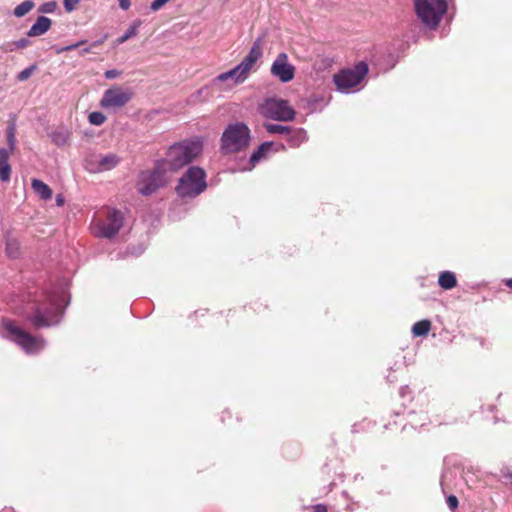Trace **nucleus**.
Instances as JSON below:
<instances>
[{
    "instance_id": "obj_5",
    "label": "nucleus",
    "mask_w": 512,
    "mask_h": 512,
    "mask_svg": "<svg viewBox=\"0 0 512 512\" xmlns=\"http://www.w3.org/2000/svg\"><path fill=\"white\" fill-rule=\"evenodd\" d=\"M368 65L360 61L353 68L343 69L333 76L334 84L339 92L344 94L360 90V85L368 73Z\"/></svg>"
},
{
    "instance_id": "obj_31",
    "label": "nucleus",
    "mask_w": 512,
    "mask_h": 512,
    "mask_svg": "<svg viewBox=\"0 0 512 512\" xmlns=\"http://www.w3.org/2000/svg\"><path fill=\"white\" fill-rule=\"evenodd\" d=\"M30 45V41L27 38H21L11 44V47L8 49L9 51H13L14 49H23Z\"/></svg>"
},
{
    "instance_id": "obj_18",
    "label": "nucleus",
    "mask_w": 512,
    "mask_h": 512,
    "mask_svg": "<svg viewBox=\"0 0 512 512\" xmlns=\"http://www.w3.org/2000/svg\"><path fill=\"white\" fill-rule=\"evenodd\" d=\"M308 140L306 131L303 128L292 129L288 133L287 141L290 147H299L302 143Z\"/></svg>"
},
{
    "instance_id": "obj_35",
    "label": "nucleus",
    "mask_w": 512,
    "mask_h": 512,
    "mask_svg": "<svg viewBox=\"0 0 512 512\" xmlns=\"http://www.w3.org/2000/svg\"><path fill=\"white\" fill-rule=\"evenodd\" d=\"M8 145H9V147L7 149L10 150L11 154H12L15 149V137H14L13 129H11L8 132Z\"/></svg>"
},
{
    "instance_id": "obj_21",
    "label": "nucleus",
    "mask_w": 512,
    "mask_h": 512,
    "mask_svg": "<svg viewBox=\"0 0 512 512\" xmlns=\"http://www.w3.org/2000/svg\"><path fill=\"white\" fill-rule=\"evenodd\" d=\"M119 161H120V158L114 153H109L107 155L101 156L98 161L99 169L101 171L111 170L117 166Z\"/></svg>"
},
{
    "instance_id": "obj_28",
    "label": "nucleus",
    "mask_w": 512,
    "mask_h": 512,
    "mask_svg": "<svg viewBox=\"0 0 512 512\" xmlns=\"http://www.w3.org/2000/svg\"><path fill=\"white\" fill-rule=\"evenodd\" d=\"M88 119L92 125L100 126L106 121V116L101 112H92Z\"/></svg>"
},
{
    "instance_id": "obj_4",
    "label": "nucleus",
    "mask_w": 512,
    "mask_h": 512,
    "mask_svg": "<svg viewBox=\"0 0 512 512\" xmlns=\"http://www.w3.org/2000/svg\"><path fill=\"white\" fill-rule=\"evenodd\" d=\"M207 188L206 173L198 166H191L179 179L177 194L182 198H194Z\"/></svg>"
},
{
    "instance_id": "obj_8",
    "label": "nucleus",
    "mask_w": 512,
    "mask_h": 512,
    "mask_svg": "<svg viewBox=\"0 0 512 512\" xmlns=\"http://www.w3.org/2000/svg\"><path fill=\"white\" fill-rule=\"evenodd\" d=\"M261 116L280 122L294 120L296 111L287 100L280 98H267L258 107Z\"/></svg>"
},
{
    "instance_id": "obj_12",
    "label": "nucleus",
    "mask_w": 512,
    "mask_h": 512,
    "mask_svg": "<svg viewBox=\"0 0 512 512\" xmlns=\"http://www.w3.org/2000/svg\"><path fill=\"white\" fill-rule=\"evenodd\" d=\"M262 38H257L252 47L250 48L248 54L244 57V59L237 65L239 71L242 75L247 79L252 71L256 70V64L258 60L262 57L263 47H262Z\"/></svg>"
},
{
    "instance_id": "obj_26",
    "label": "nucleus",
    "mask_w": 512,
    "mask_h": 512,
    "mask_svg": "<svg viewBox=\"0 0 512 512\" xmlns=\"http://www.w3.org/2000/svg\"><path fill=\"white\" fill-rule=\"evenodd\" d=\"M141 25V22L140 21H136L134 22L128 29L127 31L117 39V43L118 44H123L124 42H126L127 40H129L130 38L134 37L136 34H137V31H138V27Z\"/></svg>"
},
{
    "instance_id": "obj_37",
    "label": "nucleus",
    "mask_w": 512,
    "mask_h": 512,
    "mask_svg": "<svg viewBox=\"0 0 512 512\" xmlns=\"http://www.w3.org/2000/svg\"><path fill=\"white\" fill-rule=\"evenodd\" d=\"M85 43V41H80L78 43H75V44H71V45H68V46H65L61 49H59L57 52L58 53H61V52H65V51H71V50H74L78 47H80L81 45H83Z\"/></svg>"
},
{
    "instance_id": "obj_15",
    "label": "nucleus",
    "mask_w": 512,
    "mask_h": 512,
    "mask_svg": "<svg viewBox=\"0 0 512 512\" xmlns=\"http://www.w3.org/2000/svg\"><path fill=\"white\" fill-rule=\"evenodd\" d=\"M52 21L46 16H39L27 32L29 37H36L45 34L51 27Z\"/></svg>"
},
{
    "instance_id": "obj_29",
    "label": "nucleus",
    "mask_w": 512,
    "mask_h": 512,
    "mask_svg": "<svg viewBox=\"0 0 512 512\" xmlns=\"http://www.w3.org/2000/svg\"><path fill=\"white\" fill-rule=\"evenodd\" d=\"M35 69H36L35 65L25 68L24 70H22L21 72L18 73L17 79L21 82L26 81L28 78H30V76L32 75V73L34 72Z\"/></svg>"
},
{
    "instance_id": "obj_9",
    "label": "nucleus",
    "mask_w": 512,
    "mask_h": 512,
    "mask_svg": "<svg viewBox=\"0 0 512 512\" xmlns=\"http://www.w3.org/2000/svg\"><path fill=\"white\" fill-rule=\"evenodd\" d=\"M415 9L419 19L429 28L438 26L447 11L446 0H415Z\"/></svg>"
},
{
    "instance_id": "obj_33",
    "label": "nucleus",
    "mask_w": 512,
    "mask_h": 512,
    "mask_svg": "<svg viewBox=\"0 0 512 512\" xmlns=\"http://www.w3.org/2000/svg\"><path fill=\"white\" fill-rule=\"evenodd\" d=\"M170 0H154L151 5H150V9L153 11V12H156L158 10H160L165 4H167Z\"/></svg>"
},
{
    "instance_id": "obj_22",
    "label": "nucleus",
    "mask_w": 512,
    "mask_h": 512,
    "mask_svg": "<svg viewBox=\"0 0 512 512\" xmlns=\"http://www.w3.org/2000/svg\"><path fill=\"white\" fill-rule=\"evenodd\" d=\"M32 188L33 190L44 200L50 199L52 197V190L50 187L45 184L43 181L39 179L32 180Z\"/></svg>"
},
{
    "instance_id": "obj_30",
    "label": "nucleus",
    "mask_w": 512,
    "mask_h": 512,
    "mask_svg": "<svg viewBox=\"0 0 512 512\" xmlns=\"http://www.w3.org/2000/svg\"><path fill=\"white\" fill-rule=\"evenodd\" d=\"M56 8H57V3L55 1H48V2L43 3L39 7V11L42 13H53V12H55Z\"/></svg>"
},
{
    "instance_id": "obj_41",
    "label": "nucleus",
    "mask_w": 512,
    "mask_h": 512,
    "mask_svg": "<svg viewBox=\"0 0 512 512\" xmlns=\"http://www.w3.org/2000/svg\"><path fill=\"white\" fill-rule=\"evenodd\" d=\"M119 1V6L121 9L123 10H128L130 5H131V2L130 0H118Z\"/></svg>"
},
{
    "instance_id": "obj_6",
    "label": "nucleus",
    "mask_w": 512,
    "mask_h": 512,
    "mask_svg": "<svg viewBox=\"0 0 512 512\" xmlns=\"http://www.w3.org/2000/svg\"><path fill=\"white\" fill-rule=\"evenodd\" d=\"M3 326L7 332L6 337L15 342L26 354H37L46 346L44 338L31 335L10 320H5Z\"/></svg>"
},
{
    "instance_id": "obj_39",
    "label": "nucleus",
    "mask_w": 512,
    "mask_h": 512,
    "mask_svg": "<svg viewBox=\"0 0 512 512\" xmlns=\"http://www.w3.org/2000/svg\"><path fill=\"white\" fill-rule=\"evenodd\" d=\"M411 415H412V418L410 419V424L413 428L424 426L423 422L416 420V415H414L413 413H411Z\"/></svg>"
},
{
    "instance_id": "obj_11",
    "label": "nucleus",
    "mask_w": 512,
    "mask_h": 512,
    "mask_svg": "<svg viewBox=\"0 0 512 512\" xmlns=\"http://www.w3.org/2000/svg\"><path fill=\"white\" fill-rule=\"evenodd\" d=\"M133 93L130 89L121 86H112L107 89L100 101V106L104 109H116L124 107L132 99Z\"/></svg>"
},
{
    "instance_id": "obj_1",
    "label": "nucleus",
    "mask_w": 512,
    "mask_h": 512,
    "mask_svg": "<svg viewBox=\"0 0 512 512\" xmlns=\"http://www.w3.org/2000/svg\"><path fill=\"white\" fill-rule=\"evenodd\" d=\"M66 301L65 290L63 287L47 293L46 302L37 305L32 313L27 315L26 319L36 329L47 328L60 323Z\"/></svg>"
},
{
    "instance_id": "obj_43",
    "label": "nucleus",
    "mask_w": 512,
    "mask_h": 512,
    "mask_svg": "<svg viewBox=\"0 0 512 512\" xmlns=\"http://www.w3.org/2000/svg\"><path fill=\"white\" fill-rule=\"evenodd\" d=\"M504 282H505V285H506L507 287H509L510 289H512V277H511V278L506 279Z\"/></svg>"
},
{
    "instance_id": "obj_24",
    "label": "nucleus",
    "mask_w": 512,
    "mask_h": 512,
    "mask_svg": "<svg viewBox=\"0 0 512 512\" xmlns=\"http://www.w3.org/2000/svg\"><path fill=\"white\" fill-rule=\"evenodd\" d=\"M263 127L269 134L288 135V133L291 131L290 126L280 124L264 123Z\"/></svg>"
},
{
    "instance_id": "obj_3",
    "label": "nucleus",
    "mask_w": 512,
    "mask_h": 512,
    "mask_svg": "<svg viewBox=\"0 0 512 512\" xmlns=\"http://www.w3.org/2000/svg\"><path fill=\"white\" fill-rule=\"evenodd\" d=\"M250 141V130L241 122L229 124L222 133L220 149L224 154L236 153L246 148Z\"/></svg>"
},
{
    "instance_id": "obj_14",
    "label": "nucleus",
    "mask_w": 512,
    "mask_h": 512,
    "mask_svg": "<svg viewBox=\"0 0 512 512\" xmlns=\"http://www.w3.org/2000/svg\"><path fill=\"white\" fill-rule=\"evenodd\" d=\"M281 150H285L283 144H276L270 141L262 143L258 149L251 154L249 158L250 167L248 169H252L261 159L266 158L271 152Z\"/></svg>"
},
{
    "instance_id": "obj_38",
    "label": "nucleus",
    "mask_w": 512,
    "mask_h": 512,
    "mask_svg": "<svg viewBox=\"0 0 512 512\" xmlns=\"http://www.w3.org/2000/svg\"><path fill=\"white\" fill-rule=\"evenodd\" d=\"M120 74H121L120 71H118L116 69H111V70H107L104 75L107 79L112 80V79L117 78Z\"/></svg>"
},
{
    "instance_id": "obj_13",
    "label": "nucleus",
    "mask_w": 512,
    "mask_h": 512,
    "mask_svg": "<svg viewBox=\"0 0 512 512\" xmlns=\"http://www.w3.org/2000/svg\"><path fill=\"white\" fill-rule=\"evenodd\" d=\"M271 74L280 81L287 83L294 78L295 68L288 62L286 53H280L271 66Z\"/></svg>"
},
{
    "instance_id": "obj_23",
    "label": "nucleus",
    "mask_w": 512,
    "mask_h": 512,
    "mask_svg": "<svg viewBox=\"0 0 512 512\" xmlns=\"http://www.w3.org/2000/svg\"><path fill=\"white\" fill-rule=\"evenodd\" d=\"M430 328L431 322L429 320H421L412 326V334L414 336H425L430 331Z\"/></svg>"
},
{
    "instance_id": "obj_2",
    "label": "nucleus",
    "mask_w": 512,
    "mask_h": 512,
    "mask_svg": "<svg viewBox=\"0 0 512 512\" xmlns=\"http://www.w3.org/2000/svg\"><path fill=\"white\" fill-rule=\"evenodd\" d=\"M203 151L200 139L184 140L169 147L165 164L173 170H179L193 162Z\"/></svg>"
},
{
    "instance_id": "obj_20",
    "label": "nucleus",
    "mask_w": 512,
    "mask_h": 512,
    "mask_svg": "<svg viewBox=\"0 0 512 512\" xmlns=\"http://www.w3.org/2000/svg\"><path fill=\"white\" fill-rule=\"evenodd\" d=\"M51 140L57 146H64L70 140V132L64 127L57 128L50 134Z\"/></svg>"
},
{
    "instance_id": "obj_17",
    "label": "nucleus",
    "mask_w": 512,
    "mask_h": 512,
    "mask_svg": "<svg viewBox=\"0 0 512 512\" xmlns=\"http://www.w3.org/2000/svg\"><path fill=\"white\" fill-rule=\"evenodd\" d=\"M228 80H231L233 84H241L246 80V78L241 74L239 68L235 66L233 69L219 74L214 79V84L226 82Z\"/></svg>"
},
{
    "instance_id": "obj_42",
    "label": "nucleus",
    "mask_w": 512,
    "mask_h": 512,
    "mask_svg": "<svg viewBox=\"0 0 512 512\" xmlns=\"http://www.w3.org/2000/svg\"><path fill=\"white\" fill-rule=\"evenodd\" d=\"M411 394V391H410V388L408 386H404V387H401L400 389V396L402 398L406 397L407 395H410Z\"/></svg>"
},
{
    "instance_id": "obj_44",
    "label": "nucleus",
    "mask_w": 512,
    "mask_h": 512,
    "mask_svg": "<svg viewBox=\"0 0 512 512\" xmlns=\"http://www.w3.org/2000/svg\"><path fill=\"white\" fill-rule=\"evenodd\" d=\"M56 202H57V205L61 206V205H63L64 200L60 195H58L56 198Z\"/></svg>"
},
{
    "instance_id": "obj_36",
    "label": "nucleus",
    "mask_w": 512,
    "mask_h": 512,
    "mask_svg": "<svg viewBox=\"0 0 512 512\" xmlns=\"http://www.w3.org/2000/svg\"><path fill=\"white\" fill-rule=\"evenodd\" d=\"M103 42H104V39H101V40H98V41L93 42L89 47H85V48H83V49L80 51V55H85L86 53L91 52V49H92L93 47H97V46H99V45L103 44Z\"/></svg>"
},
{
    "instance_id": "obj_10",
    "label": "nucleus",
    "mask_w": 512,
    "mask_h": 512,
    "mask_svg": "<svg viewBox=\"0 0 512 512\" xmlns=\"http://www.w3.org/2000/svg\"><path fill=\"white\" fill-rule=\"evenodd\" d=\"M168 179L164 169L157 165L152 171H142L137 182V190L144 196L155 193L160 187L166 185Z\"/></svg>"
},
{
    "instance_id": "obj_27",
    "label": "nucleus",
    "mask_w": 512,
    "mask_h": 512,
    "mask_svg": "<svg viewBox=\"0 0 512 512\" xmlns=\"http://www.w3.org/2000/svg\"><path fill=\"white\" fill-rule=\"evenodd\" d=\"M20 245L16 239H8L6 242V252L10 258H17L19 255Z\"/></svg>"
},
{
    "instance_id": "obj_7",
    "label": "nucleus",
    "mask_w": 512,
    "mask_h": 512,
    "mask_svg": "<svg viewBox=\"0 0 512 512\" xmlns=\"http://www.w3.org/2000/svg\"><path fill=\"white\" fill-rule=\"evenodd\" d=\"M124 223L123 213L114 208H106L102 215L93 222V233L100 238L111 239L115 237Z\"/></svg>"
},
{
    "instance_id": "obj_34",
    "label": "nucleus",
    "mask_w": 512,
    "mask_h": 512,
    "mask_svg": "<svg viewBox=\"0 0 512 512\" xmlns=\"http://www.w3.org/2000/svg\"><path fill=\"white\" fill-rule=\"evenodd\" d=\"M458 499L454 495H450L447 497V505L453 511L458 507Z\"/></svg>"
},
{
    "instance_id": "obj_45",
    "label": "nucleus",
    "mask_w": 512,
    "mask_h": 512,
    "mask_svg": "<svg viewBox=\"0 0 512 512\" xmlns=\"http://www.w3.org/2000/svg\"><path fill=\"white\" fill-rule=\"evenodd\" d=\"M420 418H421V420H425L426 416L425 415H421Z\"/></svg>"
},
{
    "instance_id": "obj_16",
    "label": "nucleus",
    "mask_w": 512,
    "mask_h": 512,
    "mask_svg": "<svg viewBox=\"0 0 512 512\" xmlns=\"http://www.w3.org/2000/svg\"><path fill=\"white\" fill-rule=\"evenodd\" d=\"M11 151L6 148H0V181L8 182L11 177V166L9 158Z\"/></svg>"
},
{
    "instance_id": "obj_19",
    "label": "nucleus",
    "mask_w": 512,
    "mask_h": 512,
    "mask_svg": "<svg viewBox=\"0 0 512 512\" xmlns=\"http://www.w3.org/2000/svg\"><path fill=\"white\" fill-rule=\"evenodd\" d=\"M438 285L444 290H451L457 285L455 273L445 270L439 273Z\"/></svg>"
},
{
    "instance_id": "obj_32",
    "label": "nucleus",
    "mask_w": 512,
    "mask_h": 512,
    "mask_svg": "<svg viewBox=\"0 0 512 512\" xmlns=\"http://www.w3.org/2000/svg\"><path fill=\"white\" fill-rule=\"evenodd\" d=\"M79 2L80 0H63V5L67 12H72L75 10Z\"/></svg>"
},
{
    "instance_id": "obj_40",
    "label": "nucleus",
    "mask_w": 512,
    "mask_h": 512,
    "mask_svg": "<svg viewBox=\"0 0 512 512\" xmlns=\"http://www.w3.org/2000/svg\"><path fill=\"white\" fill-rule=\"evenodd\" d=\"M312 512H328V509L324 504H317L312 506Z\"/></svg>"
},
{
    "instance_id": "obj_25",
    "label": "nucleus",
    "mask_w": 512,
    "mask_h": 512,
    "mask_svg": "<svg viewBox=\"0 0 512 512\" xmlns=\"http://www.w3.org/2000/svg\"><path fill=\"white\" fill-rule=\"evenodd\" d=\"M34 6L35 4L32 0H25L15 7L14 15L16 17H23L29 13L34 8Z\"/></svg>"
}]
</instances>
